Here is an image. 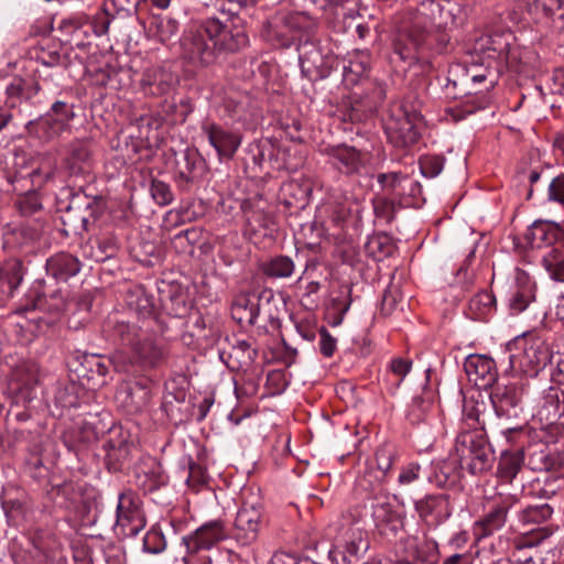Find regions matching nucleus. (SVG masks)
<instances>
[{
    "mask_svg": "<svg viewBox=\"0 0 564 564\" xmlns=\"http://www.w3.org/2000/svg\"><path fill=\"white\" fill-rule=\"evenodd\" d=\"M251 0H218V10L226 14L204 19L181 37L182 56L194 65L214 64L220 54L237 53L249 45L245 28L236 22L239 11Z\"/></svg>",
    "mask_w": 564,
    "mask_h": 564,
    "instance_id": "f257e3e1",
    "label": "nucleus"
},
{
    "mask_svg": "<svg viewBox=\"0 0 564 564\" xmlns=\"http://www.w3.org/2000/svg\"><path fill=\"white\" fill-rule=\"evenodd\" d=\"M315 20L304 12H292L268 22L263 36L273 45L289 47L297 42L299 61L304 76L326 78L337 67V57L314 37Z\"/></svg>",
    "mask_w": 564,
    "mask_h": 564,
    "instance_id": "f03ea898",
    "label": "nucleus"
},
{
    "mask_svg": "<svg viewBox=\"0 0 564 564\" xmlns=\"http://www.w3.org/2000/svg\"><path fill=\"white\" fill-rule=\"evenodd\" d=\"M128 310L142 321V326L131 321H123L118 316L108 318L106 327L115 340L131 351L130 362L141 367H158L165 358L163 348L158 345L149 334L153 323V303L141 288L127 294Z\"/></svg>",
    "mask_w": 564,
    "mask_h": 564,
    "instance_id": "7ed1b4c3",
    "label": "nucleus"
},
{
    "mask_svg": "<svg viewBox=\"0 0 564 564\" xmlns=\"http://www.w3.org/2000/svg\"><path fill=\"white\" fill-rule=\"evenodd\" d=\"M443 9V0H422L415 11L406 13L394 44V52L402 61L413 59L431 31H438Z\"/></svg>",
    "mask_w": 564,
    "mask_h": 564,
    "instance_id": "20e7f679",
    "label": "nucleus"
},
{
    "mask_svg": "<svg viewBox=\"0 0 564 564\" xmlns=\"http://www.w3.org/2000/svg\"><path fill=\"white\" fill-rule=\"evenodd\" d=\"M511 32H495L476 35L470 46L471 64H484L485 61L505 63L510 68H517L520 57L517 47L511 45Z\"/></svg>",
    "mask_w": 564,
    "mask_h": 564,
    "instance_id": "39448f33",
    "label": "nucleus"
},
{
    "mask_svg": "<svg viewBox=\"0 0 564 564\" xmlns=\"http://www.w3.org/2000/svg\"><path fill=\"white\" fill-rule=\"evenodd\" d=\"M455 453L462 468L477 475L488 470L492 463V452L484 433L474 429L464 431L456 437Z\"/></svg>",
    "mask_w": 564,
    "mask_h": 564,
    "instance_id": "423d86ee",
    "label": "nucleus"
},
{
    "mask_svg": "<svg viewBox=\"0 0 564 564\" xmlns=\"http://www.w3.org/2000/svg\"><path fill=\"white\" fill-rule=\"evenodd\" d=\"M75 116L74 105L57 100L45 115L30 120L25 129L31 137L42 142H51L70 130V122Z\"/></svg>",
    "mask_w": 564,
    "mask_h": 564,
    "instance_id": "0eeeda50",
    "label": "nucleus"
},
{
    "mask_svg": "<svg viewBox=\"0 0 564 564\" xmlns=\"http://www.w3.org/2000/svg\"><path fill=\"white\" fill-rule=\"evenodd\" d=\"M516 352L509 355L510 367L514 371L538 373L550 360V349L540 337H524L514 343Z\"/></svg>",
    "mask_w": 564,
    "mask_h": 564,
    "instance_id": "6e6552de",
    "label": "nucleus"
},
{
    "mask_svg": "<svg viewBox=\"0 0 564 564\" xmlns=\"http://www.w3.org/2000/svg\"><path fill=\"white\" fill-rule=\"evenodd\" d=\"M369 545L367 532L358 522H355L343 528L333 554L338 564H358Z\"/></svg>",
    "mask_w": 564,
    "mask_h": 564,
    "instance_id": "1a4fd4ad",
    "label": "nucleus"
},
{
    "mask_svg": "<svg viewBox=\"0 0 564 564\" xmlns=\"http://www.w3.org/2000/svg\"><path fill=\"white\" fill-rule=\"evenodd\" d=\"M262 525L263 514L261 509L254 505L245 503L236 514L228 538L235 541L238 546L248 547L257 541Z\"/></svg>",
    "mask_w": 564,
    "mask_h": 564,
    "instance_id": "9d476101",
    "label": "nucleus"
},
{
    "mask_svg": "<svg viewBox=\"0 0 564 564\" xmlns=\"http://www.w3.org/2000/svg\"><path fill=\"white\" fill-rule=\"evenodd\" d=\"M518 502L517 495L499 492L492 498L488 512L474 524L477 540L485 539L502 529L508 511Z\"/></svg>",
    "mask_w": 564,
    "mask_h": 564,
    "instance_id": "9b49d317",
    "label": "nucleus"
},
{
    "mask_svg": "<svg viewBox=\"0 0 564 564\" xmlns=\"http://www.w3.org/2000/svg\"><path fill=\"white\" fill-rule=\"evenodd\" d=\"M322 152L327 156V163L345 175L361 174L370 162L369 152L347 144L326 147Z\"/></svg>",
    "mask_w": 564,
    "mask_h": 564,
    "instance_id": "f8f14e48",
    "label": "nucleus"
},
{
    "mask_svg": "<svg viewBox=\"0 0 564 564\" xmlns=\"http://www.w3.org/2000/svg\"><path fill=\"white\" fill-rule=\"evenodd\" d=\"M371 517L376 529L381 535L394 536L403 522L391 499L381 487L371 494Z\"/></svg>",
    "mask_w": 564,
    "mask_h": 564,
    "instance_id": "ddd939ff",
    "label": "nucleus"
},
{
    "mask_svg": "<svg viewBox=\"0 0 564 564\" xmlns=\"http://www.w3.org/2000/svg\"><path fill=\"white\" fill-rule=\"evenodd\" d=\"M116 524L124 536H135L143 529L144 517L135 492L127 490L119 495Z\"/></svg>",
    "mask_w": 564,
    "mask_h": 564,
    "instance_id": "4468645a",
    "label": "nucleus"
},
{
    "mask_svg": "<svg viewBox=\"0 0 564 564\" xmlns=\"http://www.w3.org/2000/svg\"><path fill=\"white\" fill-rule=\"evenodd\" d=\"M228 538L224 523L219 520L208 521L194 532L182 538L188 553H197L200 550H209L218 542Z\"/></svg>",
    "mask_w": 564,
    "mask_h": 564,
    "instance_id": "2eb2a0df",
    "label": "nucleus"
},
{
    "mask_svg": "<svg viewBox=\"0 0 564 564\" xmlns=\"http://www.w3.org/2000/svg\"><path fill=\"white\" fill-rule=\"evenodd\" d=\"M564 415V386L555 384L545 389L542 393L538 416L546 427L560 431L563 424L560 419Z\"/></svg>",
    "mask_w": 564,
    "mask_h": 564,
    "instance_id": "dca6fc26",
    "label": "nucleus"
},
{
    "mask_svg": "<svg viewBox=\"0 0 564 564\" xmlns=\"http://www.w3.org/2000/svg\"><path fill=\"white\" fill-rule=\"evenodd\" d=\"M415 511L429 527H437L452 514L448 496L443 494L426 495L414 503Z\"/></svg>",
    "mask_w": 564,
    "mask_h": 564,
    "instance_id": "f3484780",
    "label": "nucleus"
},
{
    "mask_svg": "<svg viewBox=\"0 0 564 564\" xmlns=\"http://www.w3.org/2000/svg\"><path fill=\"white\" fill-rule=\"evenodd\" d=\"M272 297L270 290L261 293H240L232 301L231 316L241 325H254L260 313V302L263 299L269 302Z\"/></svg>",
    "mask_w": 564,
    "mask_h": 564,
    "instance_id": "a211bd4d",
    "label": "nucleus"
},
{
    "mask_svg": "<svg viewBox=\"0 0 564 564\" xmlns=\"http://www.w3.org/2000/svg\"><path fill=\"white\" fill-rule=\"evenodd\" d=\"M245 214L243 232L251 240H259L265 237H273L276 231V225L273 217L258 206H242Z\"/></svg>",
    "mask_w": 564,
    "mask_h": 564,
    "instance_id": "6ab92c4d",
    "label": "nucleus"
},
{
    "mask_svg": "<svg viewBox=\"0 0 564 564\" xmlns=\"http://www.w3.org/2000/svg\"><path fill=\"white\" fill-rule=\"evenodd\" d=\"M490 399L498 417L510 420L522 412V389L516 384L498 386Z\"/></svg>",
    "mask_w": 564,
    "mask_h": 564,
    "instance_id": "aec40b11",
    "label": "nucleus"
},
{
    "mask_svg": "<svg viewBox=\"0 0 564 564\" xmlns=\"http://www.w3.org/2000/svg\"><path fill=\"white\" fill-rule=\"evenodd\" d=\"M524 240L532 249L547 250L564 242L563 231L553 221L535 220L525 231Z\"/></svg>",
    "mask_w": 564,
    "mask_h": 564,
    "instance_id": "412c9836",
    "label": "nucleus"
},
{
    "mask_svg": "<svg viewBox=\"0 0 564 564\" xmlns=\"http://www.w3.org/2000/svg\"><path fill=\"white\" fill-rule=\"evenodd\" d=\"M63 167L70 176L89 174L94 167L90 145L85 140H74L67 148Z\"/></svg>",
    "mask_w": 564,
    "mask_h": 564,
    "instance_id": "4be33fe9",
    "label": "nucleus"
},
{
    "mask_svg": "<svg viewBox=\"0 0 564 564\" xmlns=\"http://www.w3.org/2000/svg\"><path fill=\"white\" fill-rule=\"evenodd\" d=\"M202 131L220 158L231 159L241 143L238 134L215 122L203 123Z\"/></svg>",
    "mask_w": 564,
    "mask_h": 564,
    "instance_id": "5701e85b",
    "label": "nucleus"
},
{
    "mask_svg": "<svg viewBox=\"0 0 564 564\" xmlns=\"http://www.w3.org/2000/svg\"><path fill=\"white\" fill-rule=\"evenodd\" d=\"M464 369L470 382L480 388H487L497 380L496 364L485 355H469L464 362Z\"/></svg>",
    "mask_w": 564,
    "mask_h": 564,
    "instance_id": "b1692460",
    "label": "nucleus"
},
{
    "mask_svg": "<svg viewBox=\"0 0 564 564\" xmlns=\"http://www.w3.org/2000/svg\"><path fill=\"white\" fill-rule=\"evenodd\" d=\"M536 285L530 275L521 270H514V288L509 297V308L512 314H519L535 302Z\"/></svg>",
    "mask_w": 564,
    "mask_h": 564,
    "instance_id": "393cba45",
    "label": "nucleus"
},
{
    "mask_svg": "<svg viewBox=\"0 0 564 564\" xmlns=\"http://www.w3.org/2000/svg\"><path fill=\"white\" fill-rule=\"evenodd\" d=\"M144 95L160 97L167 95L175 85V76L161 67L147 69L140 82Z\"/></svg>",
    "mask_w": 564,
    "mask_h": 564,
    "instance_id": "a878e982",
    "label": "nucleus"
},
{
    "mask_svg": "<svg viewBox=\"0 0 564 564\" xmlns=\"http://www.w3.org/2000/svg\"><path fill=\"white\" fill-rule=\"evenodd\" d=\"M389 139L397 147H409L419 140V131L410 118L403 113L401 118L392 117L386 124Z\"/></svg>",
    "mask_w": 564,
    "mask_h": 564,
    "instance_id": "bb28decb",
    "label": "nucleus"
},
{
    "mask_svg": "<svg viewBox=\"0 0 564 564\" xmlns=\"http://www.w3.org/2000/svg\"><path fill=\"white\" fill-rule=\"evenodd\" d=\"M46 272L58 281H67L80 271V262L69 253L61 252L46 260Z\"/></svg>",
    "mask_w": 564,
    "mask_h": 564,
    "instance_id": "cd10ccee",
    "label": "nucleus"
},
{
    "mask_svg": "<svg viewBox=\"0 0 564 564\" xmlns=\"http://www.w3.org/2000/svg\"><path fill=\"white\" fill-rule=\"evenodd\" d=\"M540 263L551 280L564 283V242L545 250Z\"/></svg>",
    "mask_w": 564,
    "mask_h": 564,
    "instance_id": "c85d7f7f",
    "label": "nucleus"
},
{
    "mask_svg": "<svg viewBox=\"0 0 564 564\" xmlns=\"http://www.w3.org/2000/svg\"><path fill=\"white\" fill-rule=\"evenodd\" d=\"M259 268L269 279H288L293 275L295 263L291 257L278 254L264 260Z\"/></svg>",
    "mask_w": 564,
    "mask_h": 564,
    "instance_id": "c756f323",
    "label": "nucleus"
},
{
    "mask_svg": "<svg viewBox=\"0 0 564 564\" xmlns=\"http://www.w3.org/2000/svg\"><path fill=\"white\" fill-rule=\"evenodd\" d=\"M442 25L438 31L463 25L468 19V7L464 0H443Z\"/></svg>",
    "mask_w": 564,
    "mask_h": 564,
    "instance_id": "7c9ffc66",
    "label": "nucleus"
},
{
    "mask_svg": "<svg viewBox=\"0 0 564 564\" xmlns=\"http://www.w3.org/2000/svg\"><path fill=\"white\" fill-rule=\"evenodd\" d=\"M202 165L199 154L186 149L177 160L176 182L181 187H187L196 177L198 166Z\"/></svg>",
    "mask_w": 564,
    "mask_h": 564,
    "instance_id": "2f4dec72",
    "label": "nucleus"
},
{
    "mask_svg": "<svg viewBox=\"0 0 564 564\" xmlns=\"http://www.w3.org/2000/svg\"><path fill=\"white\" fill-rule=\"evenodd\" d=\"M553 507L549 503L529 505L518 513V521L527 525H541L553 516Z\"/></svg>",
    "mask_w": 564,
    "mask_h": 564,
    "instance_id": "473e14b6",
    "label": "nucleus"
},
{
    "mask_svg": "<svg viewBox=\"0 0 564 564\" xmlns=\"http://www.w3.org/2000/svg\"><path fill=\"white\" fill-rule=\"evenodd\" d=\"M371 56L369 51H356L349 55L347 63L343 65V74L350 82L364 76L370 67Z\"/></svg>",
    "mask_w": 564,
    "mask_h": 564,
    "instance_id": "72a5a7b5",
    "label": "nucleus"
},
{
    "mask_svg": "<svg viewBox=\"0 0 564 564\" xmlns=\"http://www.w3.org/2000/svg\"><path fill=\"white\" fill-rule=\"evenodd\" d=\"M33 58L45 67H57L63 63V55L58 44L43 41L32 51Z\"/></svg>",
    "mask_w": 564,
    "mask_h": 564,
    "instance_id": "f704fd0d",
    "label": "nucleus"
},
{
    "mask_svg": "<svg viewBox=\"0 0 564 564\" xmlns=\"http://www.w3.org/2000/svg\"><path fill=\"white\" fill-rule=\"evenodd\" d=\"M523 464L522 452L518 451L514 453L505 452L501 455L498 465V474L500 478L507 481H511L520 471Z\"/></svg>",
    "mask_w": 564,
    "mask_h": 564,
    "instance_id": "c9c22d12",
    "label": "nucleus"
},
{
    "mask_svg": "<svg viewBox=\"0 0 564 564\" xmlns=\"http://www.w3.org/2000/svg\"><path fill=\"white\" fill-rule=\"evenodd\" d=\"M378 183L382 189L389 191L398 196L405 195V183L409 182V176L401 172L380 173L377 176Z\"/></svg>",
    "mask_w": 564,
    "mask_h": 564,
    "instance_id": "e433bc0d",
    "label": "nucleus"
},
{
    "mask_svg": "<svg viewBox=\"0 0 564 564\" xmlns=\"http://www.w3.org/2000/svg\"><path fill=\"white\" fill-rule=\"evenodd\" d=\"M13 380L19 388H31L39 380V367L33 361H23L13 370Z\"/></svg>",
    "mask_w": 564,
    "mask_h": 564,
    "instance_id": "4c0bfd02",
    "label": "nucleus"
},
{
    "mask_svg": "<svg viewBox=\"0 0 564 564\" xmlns=\"http://www.w3.org/2000/svg\"><path fill=\"white\" fill-rule=\"evenodd\" d=\"M433 404L421 397L412 398L408 406L406 417L411 424H420L431 419Z\"/></svg>",
    "mask_w": 564,
    "mask_h": 564,
    "instance_id": "58836bf2",
    "label": "nucleus"
},
{
    "mask_svg": "<svg viewBox=\"0 0 564 564\" xmlns=\"http://www.w3.org/2000/svg\"><path fill=\"white\" fill-rule=\"evenodd\" d=\"M21 281L22 276L17 268L0 269V293L3 295L1 300L12 297Z\"/></svg>",
    "mask_w": 564,
    "mask_h": 564,
    "instance_id": "ea45409f",
    "label": "nucleus"
},
{
    "mask_svg": "<svg viewBox=\"0 0 564 564\" xmlns=\"http://www.w3.org/2000/svg\"><path fill=\"white\" fill-rule=\"evenodd\" d=\"M166 549V540L162 530L151 528L143 538V551L150 554H160Z\"/></svg>",
    "mask_w": 564,
    "mask_h": 564,
    "instance_id": "a19ab883",
    "label": "nucleus"
},
{
    "mask_svg": "<svg viewBox=\"0 0 564 564\" xmlns=\"http://www.w3.org/2000/svg\"><path fill=\"white\" fill-rule=\"evenodd\" d=\"M495 304V297L489 292H480L469 301V308L476 318L486 316Z\"/></svg>",
    "mask_w": 564,
    "mask_h": 564,
    "instance_id": "79ce46f5",
    "label": "nucleus"
},
{
    "mask_svg": "<svg viewBox=\"0 0 564 564\" xmlns=\"http://www.w3.org/2000/svg\"><path fill=\"white\" fill-rule=\"evenodd\" d=\"M178 32V23L171 18H163L155 22V36L161 43L169 42Z\"/></svg>",
    "mask_w": 564,
    "mask_h": 564,
    "instance_id": "37998d69",
    "label": "nucleus"
},
{
    "mask_svg": "<svg viewBox=\"0 0 564 564\" xmlns=\"http://www.w3.org/2000/svg\"><path fill=\"white\" fill-rule=\"evenodd\" d=\"M351 301L349 299V291L341 292L337 297L333 299L330 311L337 315L334 317L333 325L341 324L345 314L350 307Z\"/></svg>",
    "mask_w": 564,
    "mask_h": 564,
    "instance_id": "c03bdc74",
    "label": "nucleus"
},
{
    "mask_svg": "<svg viewBox=\"0 0 564 564\" xmlns=\"http://www.w3.org/2000/svg\"><path fill=\"white\" fill-rule=\"evenodd\" d=\"M422 467L419 463L411 462L404 465L398 476V484L400 486H410L419 480Z\"/></svg>",
    "mask_w": 564,
    "mask_h": 564,
    "instance_id": "a18cd8bd",
    "label": "nucleus"
},
{
    "mask_svg": "<svg viewBox=\"0 0 564 564\" xmlns=\"http://www.w3.org/2000/svg\"><path fill=\"white\" fill-rule=\"evenodd\" d=\"M17 207L22 216H31L42 208V204L36 194H28L20 197Z\"/></svg>",
    "mask_w": 564,
    "mask_h": 564,
    "instance_id": "49530a36",
    "label": "nucleus"
},
{
    "mask_svg": "<svg viewBox=\"0 0 564 564\" xmlns=\"http://www.w3.org/2000/svg\"><path fill=\"white\" fill-rule=\"evenodd\" d=\"M151 195L161 206L169 205L173 200V193L170 186L162 181H153L151 184Z\"/></svg>",
    "mask_w": 564,
    "mask_h": 564,
    "instance_id": "de8ad7c7",
    "label": "nucleus"
},
{
    "mask_svg": "<svg viewBox=\"0 0 564 564\" xmlns=\"http://www.w3.org/2000/svg\"><path fill=\"white\" fill-rule=\"evenodd\" d=\"M110 24V19L107 14L100 13L88 20L87 22L80 24V26H85L88 32H93L96 36L105 35L108 32Z\"/></svg>",
    "mask_w": 564,
    "mask_h": 564,
    "instance_id": "09e8293b",
    "label": "nucleus"
},
{
    "mask_svg": "<svg viewBox=\"0 0 564 564\" xmlns=\"http://www.w3.org/2000/svg\"><path fill=\"white\" fill-rule=\"evenodd\" d=\"M395 458L394 449L390 446H381L376 452V463L379 470L386 475L392 468Z\"/></svg>",
    "mask_w": 564,
    "mask_h": 564,
    "instance_id": "8fccbe9b",
    "label": "nucleus"
},
{
    "mask_svg": "<svg viewBox=\"0 0 564 564\" xmlns=\"http://www.w3.org/2000/svg\"><path fill=\"white\" fill-rule=\"evenodd\" d=\"M318 349L319 352L326 357L330 358L337 348V339L330 335V333L325 328L321 327L318 329Z\"/></svg>",
    "mask_w": 564,
    "mask_h": 564,
    "instance_id": "3c124183",
    "label": "nucleus"
},
{
    "mask_svg": "<svg viewBox=\"0 0 564 564\" xmlns=\"http://www.w3.org/2000/svg\"><path fill=\"white\" fill-rule=\"evenodd\" d=\"M444 167V160L440 156H426L421 160L420 169L424 176L435 177Z\"/></svg>",
    "mask_w": 564,
    "mask_h": 564,
    "instance_id": "603ef678",
    "label": "nucleus"
},
{
    "mask_svg": "<svg viewBox=\"0 0 564 564\" xmlns=\"http://www.w3.org/2000/svg\"><path fill=\"white\" fill-rule=\"evenodd\" d=\"M547 198L555 202L564 209V174L554 177L547 188Z\"/></svg>",
    "mask_w": 564,
    "mask_h": 564,
    "instance_id": "864d4df0",
    "label": "nucleus"
},
{
    "mask_svg": "<svg viewBox=\"0 0 564 564\" xmlns=\"http://www.w3.org/2000/svg\"><path fill=\"white\" fill-rule=\"evenodd\" d=\"M85 362L91 372H96L100 377H105L109 371L110 360L104 359L101 356H86Z\"/></svg>",
    "mask_w": 564,
    "mask_h": 564,
    "instance_id": "5fc2aeb1",
    "label": "nucleus"
},
{
    "mask_svg": "<svg viewBox=\"0 0 564 564\" xmlns=\"http://www.w3.org/2000/svg\"><path fill=\"white\" fill-rule=\"evenodd\" d=\"M64 28L69 31L70 42H73L76 47L84 48L87 46V43L83 41V36L88 34L85 26L68 22L64 24Z\"/></svg>",
    "mask_w": 564,
    "mask_h": 564,
    "instance_id": "6e6d98bb",
    "label": "nucleus"
},
{
    "mask_svg": "<svg viewBox=\"0 0 564 564\" xmlns=\"http://www.w3.org/2000/svg\"><path fill=\"white\" fill-rule=\"evenodd\" d=\"M412 367V361L410 359L405 358H394L392 359L390 364V369L393 372V375L399 377V382L405 378V376L410 372Z\"/></svg>",
    "mask_w": 564,
    "mask_h": 564,
    "instance_id": "4d7b16f0",
    "label": "nucleus"
},
{
    "mask_svg": "<svg viewBox=\"0 0 564 564\" xmlns=\"http://www.w3.org/2000/svg\"><path fill=\"white\" fill-rule=\"evenodd\" d=\"M271 564H315L306 557H297L288 553H276L271 560Z\"/></svg>",
    "mask_w": 564,
    "mask_h": 564,
    "instance_id": "13d9d810",
    "label": "nucleus"
},
{
    "mask_svg": "<svg viewBox=\"0 0 564 564\" xmlns=\"http://www.w3.org/2000/svg\"><path fill=\"white\" fill-rule=\"evenodd\" d=\"M107 564H124L126 557L123 551L117 545H108L104 551Z\"/></svg>",
    "mask_w": 564,
    "mask_h": 564,
    "instance_id": "bf43d9fd",
    "label": "nucleus"
},
{
    "mask_svg": "<svg viewBox=\"0 0 564 564\" xmlns=\"http://www.w3.org/2000/svg\"><path fill=\"white\" fill-rule=\"evenodd\" d=\"M207 473L204 467L198 464L189 465V474L187 477L188 482H193L194 485H205L207 482Z\"/></svg>",
    "mask_w": 564,
    "mask_h": 564,
    "instance_id": "052dcab7",
    "label": "nucleus"
},
{
    "mask_svg": "<svg viewBox=\"0 0 564 564\" xmlns=\"http://www.w3.org/2000/svg\"><path fill=\"white\" fill-rule=\"evenodd\" d=\"M232 348L236 354H241V357L250 362L257 358V350L252 349L247 340H237Z\"/></svg>",
    "mask_w": 564,
    "mask_h": 564,
    "instance_id": "680f3d73",
    "label": "nucleus"
},
{
    "mask_svg": "<svg viewBox=\"0 0 564 564\" xmlns=\"http://www.w3.org/2000/svg\"><path fill=\"white\" fill-rule=\"evenodd\" d=\"M98 246L106 254V257H111L117 250L118 242L112 237H104L98 240Z\"/></svg>",
    "mask_w": 564,
    "mask_h": 564,
    "instance_id": "e2e57ef3",
    "label": "nucleus"
},
{
    "mask_svg": "<svg viewBox=\"0 0 564 564\" xmlns=\"http://www.w3.org/2000/svg\"><path fill=\"white\" fill-rule=\"evenodd\" d=\"M501 435L506 438L508 443H516L518 437L523 435V427L521 425L506 427L505 430L501 431Z\"/></svg>",
    "mask_w": 564,
    "mask_h": 564,
    "instance_id": "0e129e2a",
    "label": "nucleus"
},
{
    "mask_svg": "<svg viewBox=\"0 0 564 564\" xmlns=\"http://www.w3.org/2000/svg\"><path fill=\"white\" fill-rule=\"evenodd\" d=\"M151 475L153 477V484L150 486V490H154L164 486L167 482V476L162 471L160 466H156Z\"/></svg>",
    "mask_w": 564,
    "mask_h": 564,
    "instance_id": "69168bd1",
    "label": "nucleus"
},
{
    "mask_svg": "<svg viewBox=\"0 0 564 564\" xmlns=\"http://www.w3.org/2000/svg\"><path fill=\"white\" fill-rule=\"evenodd\" d=\"M555 529L552 525L539 527L533 532L534 543H541L554 533Z\"/></svg>",
    "mask_w": 564,
    "mask_h": 564,
    "instance_id": "338daca9",
    "label": "nucleus"
},
{
    "mask_svg": "<svg viewBox=\"0 0 564 564\" xmlns=\"http://www.w3.org/2000/svg\"><path fill=\"white\" fill-rule=\"evenodd\" d=\"M443 564H471V560L467 553L453 554L446 557Z\"/></svg>",
    "mask_w": 564,
    "mask_h": 564,
    "instance_id": "774afa93",
    "label": "nucleus"
}]
</instances>
